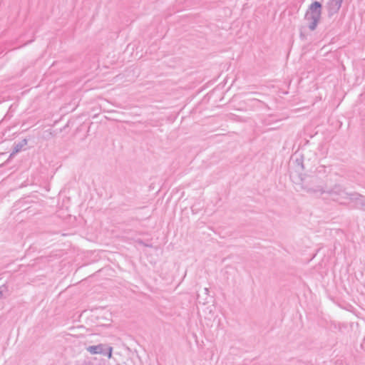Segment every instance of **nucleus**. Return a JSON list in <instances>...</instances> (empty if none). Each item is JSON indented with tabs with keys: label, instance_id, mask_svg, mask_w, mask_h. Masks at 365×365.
I'll list each match as a JSON object with an SVG mask.
<instances>
[{
	"label": "nucleus",
	"instance_id": "1",
	"mask_svg": "<svg viewBox=\"0 0 365 365\" xmlns=\"http://www.w3.org/2000/svg\"><path fill=\"white\" fill-rule=\"evenodd\" d=\"M302 169L303 165L299 163L297 164L296 168H291L290 178L292 182L301 185L303 190L309 193L322 195L326 192L324 182L317 177H304L302 174L299 173V170Z\"/></svg>",
	"mask_w": 365,
	"mask_h": 365
},
{
	"label": "nucleus",
	"instance_id": "2",
	"mask_svg": "<svg viewBox=\"0 0 365 365\" xmlns=\"http://www.w3.org/2000/svg\"><path fill=\"white\" fill-rule=\"evenodd\" d=\"M322 15V4L314 1L309 6L304 16L307 26L311 31L315 30L320 21Z\"/></svg>",
	"mask_w": 365,
	"mask_h": 365
},
{
	"label": "nucleus",
	"instance_id": "3",
	"mask_svg": "<svg viewBox=\"0 0 365 365\" xmlns=\"http://www.w3.org/2000/svg\"><path fill=\"white\" fill-rule=\"evenodd\" d=\"M341 3L342 0H329L327 6L329 17L338 12L341 6Z\"/></svg>",
	"mask_w": 365,
	"mask_h": 365
},
{
	"label": "nucleus",
	"instance_id": "4",
	"mask_svg": "<svg viewBox=\"0 0 365 365\" xmlns=\"http://www.w3.org/2000/svg\"><path fill=\"white\" fill-rule=\"evenodd\" d=\"M326 192L329 193L333 197L340 196L342 198H346V195H347L344 188L339 185H335L331 190H326Z\"/></svg>",
	"mask_w": 365,
	"mask_h": 365
},
{
	"label": "nucleus",
	"instance_id": "5",
	"mask_svg": "<svg viewBox=\"0 0 365 365\" xmlns=\"http://www.w3.org/2000/svg\"><path fill=\"white\" fill-rule=\"evenodd\" d=\"M105 344H100L96 346H89L86 348V350L91 354H104Z\"/></svg>",
	"mask_w": 365,
	"mask_h": 365
},
{
	"label": "nucleus",
	"instance_id": "6",
	"mask_svg": "<svg viewBox=\"0 0 365 365\" xmlns=\"http://www.w3.org/2000/svg\"><path fill=\"white\" fill-rule=\"evenodd\" d=\"M26 145H27V140L26 139H24L21 142H19V143L14 144V148H13V151L11 153V155L9 156V158H11L16 153L20 152L21 150V149L23 148V147H24Z\"/></svg>",
	"mask_w": 365,
	"mask_h": 365
},
{
	"label": "nucleus",
	"instance_id": "7",
	"mask_svg": "<svg viewBox=\"0 0 365 365\" xmlns=\"http://www.w3.org/2000/svg\"><path fill=\"white\" fill-rule=\"evenodd\" d=\"M106 350H108V354H107L108 357V358H111L112 357L113 348L111 346H106Z\"/></svg>",
	"mask_w": 365,
	"mask_h": 365
},
{
	"label": "nucleus",
	"instance_id": "8",
	"mask_svg": "<svg viewBox=\"0 0 365 365\" xmlns=\"http://www.w3.org/2000/svg\"><path fill=\"white\" fill-rule=\"evenodd\" d=\"M361 209L365 211V200L361 202Z\"/></svg>",
	"mask_w": 365,
	"mask_h": 365
},
{
	"label": "nucleus",
	"instance_id": "9",
	"mask_svg": "<svg viewBox=\"0 0 365 365\" xmlns=\"http://www.w3.org/2000/svg\"><path fill=\"white\" fill-rule=\"evenodd\" d=\"M3 296V292L0 291V298Z\"/></svg>",
	"mask_w": 365,
	"mask_h": 365
},
{
	"label": "nucleus",
	"instance_id": "10",
	"mask_svg": "<svg viewBox=\"0 0 365 365\" xmlns=\"http://www.w3.org/2000/svg\"><path fill=\"white\" fill-rule=\"evenodd\" d=\"M205 290L206 293H208V289L207 288H205Z\"/></svg>",
	"mask_w": 365,
	"mask_h": 365
}]
</instances>
